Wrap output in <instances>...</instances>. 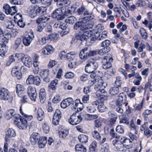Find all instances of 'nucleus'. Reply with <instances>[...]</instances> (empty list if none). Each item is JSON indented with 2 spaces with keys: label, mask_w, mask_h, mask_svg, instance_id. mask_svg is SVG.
I'll return each mask as SVG.
<instances>
[{
  "label": "nucleus",
  "mask_w": 152,
  "mask_h": 152,
  "mask_svg": "<svg viewBox=\"0 0 152 152\" xmlns=\"http://www.w3.org/2000/svg\"><path fill=\"white\" fill-rule=\"evenodd\" d=\"M93 18L91 15L89 16V18L87 17H84L80 20V21L77 22L74 25V30H77L80 28L81 30L84 31L89 29L91 28L89 24L91 22L89 20L92 19Z\"/></svg>",
  "instance_id": "f257e3e1"
},
{
  "label": "nucleus",
  "mask_w": 152,
  "mask_h": 152,
  "mask_svg": "<svg viewBox=\"0 0 152 152\" xmlns=\"http://www.w3.org/2000/svg\"><path fill=\"white\" fill-rule=\"evenodd\" d=\"M97 54V52L95 50H92L90 48L87 47L84 48L80 51L79 56L80 58L84 60L87 59L88 57L94 56Z\"/></svg>",
  "instance_id": "f03ea898"
},
{
  "label": "nucleus",
  "mask_w": 152,
  "mask_h": 152,
  "mask_svg": "<svg viewBox=\"0 0 152 152\" xmlns=\"http://www.w3.org/2000/svg\"><path fill=\"white\" fill-rule=\"evenodd\" d=\"M126 99V96L125 93H121L118 96L116 102V105L118 106L116 108V110L118 112L120 113H123V110L121 108V106L125 103Z\"/></svg>",
  "instance_id": "7ed1b4c3"
},
{
  "label": "nucleus",
  "mask_w": 152,
  "mask_h": 152,
  "mask_svg": "<svg viewBox=\"0 0 152 152\" xmlns=\"http://www.w3.org/2000/svg\"><path fill=\"white\" fill-rule=\"evenodd\" d=\"M98 66L97 62L95 60H88V64L85 66V71L87 73L95 71Z\"/></svg>",
  "instance_id": "20e7f679"
},
{
  "label": "nucleus",
  "mask_w": 152,
  "mask_h": 152,
  "mask_svg": "<svg viewBox=\"0 0 152 152\" xmlns=\"http://www.w3.org/2000/svg\"><path fill=\"white\" fill-rule=\"evenodd\" d=\"M0 99L4 101L8 100L11 102L12 98L10 96V93L6 88H0Z\"/></svg>",
  "instance_id": "39448f33"
},
{
  "label": "nucleus",
  "mask_w": 152,
  "mask_h": 152,
  "mask_svg": "<svg viewBox=\"0 0 152 152\" xmlns=\"http://www.w3.org/2000/svg\"><path fill=\"white\" fill-rule=\"evenodd\" d=\"M83 117L81 115L77 113H73L71 115L68 121L69 123L72 125H76L80 123L82 120Z\"/></svg>",
  "instance_id": "423d86ee"
},
{
  "label": "nucleus",
  "mask_w": 152,
  "mask_h": 152,
  "mask_svg": "<svg viewBox=\"0 0 152 152\" xmlns=\"http://www.w3.org/2000/svg\"><path fill=\"white\" fill-rule=\"evenodd\" d=\"M41 80L39 77L34 76L32 75L28 76L26 80V83L28 85L33 84L39 86L40 84Z\"/></svg>",
  "instance_id": "0eeeda50"
},
{
  "label": "nucleus",
  "mask_w": 152,
  "mask_h": 152,
  "mask_svg": "<svg viewBox=\"0 0 152 152\" xmlns=\"http://www.w3.org/2000/svg\"><path fill=\"white\" fill-rule=\"evenodd\" d=\"M53 18L57 20H62L65 18V15L61 8H58L53 11L51 14Z\"/></svg>",
  "instance_id": "6e6552de"
},
{
  "label": "nucleus",
  "mask_w": 152,
  "mask_h": 152,
  "mask_svg": "<svg viewBox=\"0 0 152 152\" xmlns=\"http://www.w3.org/2000/svg\"><path fill=\"white\" fill-rule=\"evenodd\" d=\"M15 124L20 129H25L27 127V121L23 118H18L14 120Z\"/></svg>",
  "instance_id": "1a4fd4ad"
},
{
  "label": "nucleus",
  "mask_w": 152,
  "mask_h": 152,
  "mask_svg": "<svg viewBox=\"0 0 152 152\" xmlns=\"http://www.w3.org/2000/svg\"><path fill=\"white\" fill-rule=\"evenodd\" d=\"M34 38L33 32L32 30H30L28 35H26L23 38V44L26 46H29Z\"/></svg>",
  "instance_id": "9d476101"
},
{
  "label": "nucleus",
  "mask_w": 152,
  "mask_h": 152,
  "mask_svg": "<svg viewBox=\"0 0 152 152\" xmlns=\"http://www.w3.org/2000/svg\"><path fill=\"white\" fill-rule=\"evenodd\" d=\"M113 60V58L106 56L102 59V62L103 68L104 69H107L110 68L112 65L111 63Z\"/></svg>",
  "instance_id": "9b49d317"
},
{
  "label": "nucleus",
  "mask_w": 152,
  "mask_h": 152,
  "mask_svg": "<svg viewBox=\"0 0 152 152\" xmlns=\"http://www.w3.org/2000/svg\"><path fill=\"white\" fill-rule=\"evenodd\" d=\"M91 31L89 30L85 31L82 34L79 33L76 36L75 39L77 40H79L81 41L87 40L89 39L91 35Z\"/></svg>",
  "instance_id": "f8f14e48"
},
{
  "label": "nucleus",
  "mask_w": 152,
  "mask_h": 152,
  "mask_svg": "<svg viewBox=\"0 0 152 152\" xmlns=\"http://www.w3.org/2000/svg\"><path fill=\"white\" fill-rule=\"evenodd\" d=\"M27 92L31 99L34 101H35L37 96L36 88L30 86L27 88Z\"/></svg>",
  "instance_id": "ddd939ff"
},
{
  "label": "nucleus",
  "mask_w": 152,
  "mask_h": 152,
  "mask_svg": "<svg viewBox=\"0 0 152 152\" xmlns=\"http://www.w3.org/2000/svg\"><path fill=\"white\" fill-rule=\"evenodd\" d=\"M3 8L4 10L5 13L10 14L11 15H14L17 12V9L16 6H12L10 7L8 4H7L3 6Z\"/></svg>",
  "instance_id": "4468645a"
},
{
  "label": "nucleus",
  "mask_w": 152,
  "mask_h": 152,
  "mask_svg": "<svg viewBox=\"0 0 152 152\" xmlns=\"http://www.w3.org/2000/svg\"><path fill=\"white\" fill-rule=\"evenodd\" d=\"M16 136L15 131L12 129H9L7 131L5 136V140L7 142H9L12 140V137Z\"/></svg>",
  "instance_id": "2eb2a0df"
},
{
  "label": "nucleus",
  "mask_w": 152,
  "mask_h": 152,
  "mask_svg": "<svg viewBox=\"0 0 152 152\" xmlns=\"http://www.w3.org/2000/svg\"><path fill=\"white\" fill-rule=\"evenodd\" d=\"M121 142H123L124 147L127 149L131 148L133 147L132 142L130 140L125 137H123L121 139Z\"/></svg>",
  "instance_id": "dca6fc26"
},
{
  "label": "nucleus",
  "mask_w": 152,
  "mask_h": 152,
  "mask_svg": "<svg viewBox=\"0 0 152 152\" xmlns=\"http://www.w3.org/2000/svg\"><path fill=\"white\" fill-rule=\"evenodd\" d=\"M40 137L38 133L35 132L33 133L30 137V140L31 143L33 145L36 144L38 143Z\"/></svg>",
  "instance_id": "f3484780"
},
{
  "label": "nucleus",
  "mask_w": 152,
  "mask_h": 152,
  "mask_svg": "<svg viewBox=\"0 0 152 152\" xmlns=\"http://www.w3.org/2000/svg\"><path fill=\"white\" fill-rule=\"evenodd\" d=\"M22 15L20 14H17L14 17L15 21L17 22L18 25L20 28L24 27L25 24L23 22L22 19Z\"/></svg>",
  "instance_id": "a211bd4d"
},
{
  "label": "nucleus",
  "mask_w": 152,
  "mask_h": 152,
  "mask_svg": "<svg viewBox=\"0 0 152 152\" xmlns=\"http://www.w3.org/2000/svg\"><path fill=\"white\" fill-rule=\"evenodd\" d=\"M72 104H73L72 99L68 98L62 101L61 103V106L63 108H65Z\"/></svg>",
  "instance_id": "6ab92c4d"
},
{
  "label": "nucleus",
  "mask_w": 152,
  "mask_h": 152,
  "mask_svg": "<svg viewBox=\"0 0 152 152\" xmlns=\"http://www.w3.org/2000/svg\"><path fill=\"white\" fill-rule=\"evenodd\" d=\"M111 115V117H113L112 118L110 119L107 122V124L110 127L113 126L115 124L116 120L117 118V117L115 116L114 113H110V115Z\"/></svg>",
  "instance_id": "aec40b11"
},
{
  "label": "nucleus",
  "mask_w": 152,
  "mask_h": 152,
  "mask_svg": "<svg viewBox=\"0 0 152 152\" xmlns=\"http://www.w3.org/2000/svg\"><path fill=\"white\" fill-rule=\"evenodd\" d=\"M89 73L90 74V75L91 77L94 79V80L91 81V83H92L91 84L92 85L94 84V81H96V80H98L99 78H101V77L99 75V74H100L99 72L95 71Z\"/></svg>",
  "instance_id": "412c9836"
},
{
  "label": "nucleus",
  "mask_w": 152,
  "mask_h": 152,
  "mask_svg": "<svg viewBox=\"0 0 152 152\" xmlns=\"http://www.w3.org/2000/svg\"><path fill=\"white\" fill-rule=\"evenodd\" d=\"M39 98L41 102L42 103H44L46 98V92L45 89L42 88L40 89Z\"/></svg>",
  "instance_id": "4be33fe9"
},
{
  "label": "nucleus",
  "mask_w": 152,
  "mask_h": 152,
  "mask_svg": "<svg viewBox=\"0 0 152 152\" xmlns=\"http://www.w3.org/2000/svg\"><path fill=\"white\" fill-rule=\"evenodd\" d=\"M60 28L62 29L63 31L61 32V35H66L67 34L69 31V29L68 28H67L66 23L64 22H60Z\"/></svg>",
  "instance_id": "5701e85b"
},
{
  "label": "nucleus",
  "mask_w": 152,
  "mask_h": 152,
  "mask_svg": "<svg viewBox=\"0 0 152 152\" xmlns=\"http://www.w3.org/2000/svg\"><path fill=\"white\" fill-rule=\"evenodd\" d=\"M37 118L38 121H41L44 118L45 115L43 111L41 108H38L37 112Z\"/></svg>",
  "instance_id": "b1692460"
},
{
  "label": "nucleus",
  "mask_w": 152,
  "mask_h": 152,
  "mask_svg": "<svg viewBox=\"0 0 152 152\" xmlns=\"http://www.w3.org/2000/svg\"><path fill=\"white\" fill-rule=\"evenodd\" d=\"M34 8V5H31L28 6L27 9L29 16L32 18H34L36 17Z\"/></svg>",
  "instance_id": "393cba45"
},
{
  "label": "nucleus",
  "mask_w": 152,
  "mask_h": 152,
  "mask_svg": "<svg viewBox=\"0 0 152 152\" xmlns=\"http://www.w3.org/2000/svg\"><path fill=\"white\" fill-rule=\"evenodd\" d=\"M47 142L46 137H41L40 138L38 142L39 146L40 148H44Z\"/></svg>",
  "instance_id": "a878e982"
},
{
  "label": "nucleus",
  "mask_w": 152,
  "mask_h": 152,
  "mask_svg": "<svg viewBox=\"0 0 152 152\" xmlns=\"http://www.w3.org/2000/svg\"><path fill=\"white\" fill-rule=\"evenodd\" d=\"M22 62L26 66L28 67H30L32 64L31 59L27 56H25Z\"/></svg>",
  "instance_id": "bb28decb"
},
{
  "label": "nucleus",
  "mask_w": 152,
  "mask_h": 152,
  "mask_svg": "<svg viewBox=\"0 0 152 152\" xmlns=\"http://www.w3.org/2000/svg\"><path fill=\"white\" fill-rule=\"evenodd\" d=\"M35 14H36V17L40 14L41 12L43 13L44 11L45 8L42 6H39L38 5H34Z\"/></svg>",
  "instance_id": "cd10ccee"
},
{
  "label": "nucleus",
  "mask_w": 152,
  "mask_h": 152,
  "mask_svg": "<svg viewBox=\"0 0 152 152\" xmlns=\"http://www.w3.org/2000/svg\"><path fill=\"white\" fill-rule=\"evenodd\" d=\"M76 152H86V149L83 145L81 144H77L75 147Z\"/></svg>",
  "instance_id": "c85d7f7f"
},
{
  "label": "nucleus",
  "mask_w": 152,
  "mask_h": 152,
  "mask_svg": "<svg viewBox=\"0 0 152 152\" xmlns=\"http://www.w3.org/2000/svg\"><path fill=\"white\" fill-rule=\"evenodd\" d=\"M76 53L75 52H71L66 54L64 58L65 59L69 61H71L74 60L75 56Z\"/></svg>",
  "instance_id": "c756f323"
},
{
  "label": "nucleus",
  "mask_w": 152,
  "mask_h": 152,
  "mask_svg": "<svg viewBox=\"0 0 152 152\" xmlns=\"http://www.w3.org/2000/svg\"><path fill=\"white\" fill-rule=\"evenodd\" d=\"M69 134V130L67 129H62L59 132V136L60 137L64 138Z\"/></svg>",
  "instance_id": "7c9ffc66"
},
{
  "label": "nucleus",
  "mask_w": 152,
  "mask_h": 152,
  "mask_svg": "<svg viewBox=\"0 0 152 152\" xmlns=\"http://www.w3.org/2000/svg\"><path fill=\"white\" fill-rule=\"evenodd\" d=\"M142 80L141 77L140 75L138 73H136L135 78L133 81L134 85L138 86L140 84V82Z\"/></svg>",
  "instance_id": "2f4dec72"
},
{
  "label": "nucleus",
  "mask_w": 152,
  "mask_h": 152,
  "mask_svg": "<svg viewBox=\"0 0 152 152\" xmlns=\"http://www.w3.org/2000/svg\"><path fill=\"white\" fill-rule=\"evenodd\" d=\"M15 111L12 109L8 110L6 112V117L7 119L9 120L15 114Z\"/></svg>",
  "instance_id": "473e14b6"
},
{
  "label": "nucleus",
  "mask_w": 152,
  "mask_h": 152,
  "mask_svg": "<svg viewBox=\"0 0 152 152\" xmlns=\"http://www.w3.org/2000/svg\"><path fill=\"white\" fill-rule=\"evenodd\" d=\"M50 19V16L47 15H45L37 19V22H41L44 23H46L47 21H48Z\"/></svg>",
  "instance_id": "72a5a7b5"
},
{
  "label": "nucleus",
  "mask_w": 152,
  "mask_h": 152,
  "mask_svg": "<svg viewBox=\"0 0 152 152\" xmlns=\"http://www.w3.org/2000/svg\"><path fill=\"white\" fill-rule=\"evenodd\" d=\"M59 36L58 34L56 33H53L49 34L47 37V39L51 40H57Z\"/></svg>",
  "instance_id": "f704fd0d"
},
{
  "label": "nucleus",
  "mask_w": 152,
  "mask_h": 152,
  "mask_svg": "<svg viewBox=\"0 0 152 152\" xmlns=\"http://www.w3.org/2000/svg\"><path fill=\"white\" fill-rule=\"evenodd\" d=\"M147 89H148L150 91H152V82L151 79H149L148 81L145 85L144 89L145 92Z\"/></svg>",
  "instance_id": "c9c22d12"
},
{
  "label": "nucleus",
  "mask_w": 152,
  "mask_h": 152,
  "mask_svg": "<svg viewBox=\"0 0 152 152\" xmlns=\"http://www.w3.org/2000/svg\"><path fill=\"white\" fill-rule=\"evenodd\" d=\"M109 92L111 95H115L117 94L119 92V88L118 87H114L110 88Z\"/></svg>",
  "instance_id": "e433bc0d"
},
{
  "label": "nucleus",
  "mask_w": 152,
  "mask_h": 152,
  "mask_svg": "<svg viewBox=\"0 0 152 152\" xmlns=\"http://www.w3.org/2000/svg\"><path fill=\"white\" fill-rule=\"evenodd\" d=\"M58 83V80L57 79H55L53 80L51 82L50 84V85L49 86V88L53 90H56Z\"/></svg>",
  "instance_id": "4c0bfd02"
},
{
  "label": "nucleus",
  "mask_w": 152,
  "mask_h": 152,
  "mask_svg": "<svg viewBox=\"0 0 152 152\" xmlns=\"http://www.w3.org/2000/svg\"><path fill=\"white\" fill-rule=\"evenodd\" d=\"M76 20V19L74 16H70L67 17L65 20V22L70 24H73Z\"/></svg>",
  "instance_id": "58836bf2"
},
{
  "label": "nucleus",
  "mask_w": 152,
  "mask_h": 152,
  "mask_svg": "<svg viewBox=\"0 0 152 152\" xmlns=\"http://www.w3.org/2000/svg\"><path fill=\"white\" fill-rule=\"evenodd\" d=\"M37 22V20H36V23L38 24L37 29V31H38L40 32L42 31V29L45 28L46 25V23H44L41 22Z\"/></svg>",
  "instance_id": "ea45409f"
},
{
  "label": "nucleus",
  "mask_w": 152,
  "mask_h": 152,
  "mask_svg": "<svg viewBox=\"0 0 152 152\" xmlns=\"http://www.w3.org/2000/svg\"><path fill=\"white\" fill-rule=\"evenodd\" d=\"M78 138L79 141L81 143H86L88 141V136L85 135H80L78 136Z\"/></svg>",
  "instance_id": "a19ab883"
},
{
  "label": "nucleus",
  "mask_w": 152,
  "mask_h": 152,
  "mask_svg": "<svg viewBox=\"0 0 152 152\" xmlns=\"http://www.w3.org/2000/svg\"><path fill=\"white\" fill-rule=\"evenodd\" d=\"M46 37H41L38 39L37 44L39 45H42L46 42V40L47 39Z\"/></svg>",
  "instance_id": "79ce46f5"
},
{
  "label": "nucleus",
  "mask_w": 152,
  "mask_h": 152,
  "mask_svg": "<svg viewBox=\"0 0 152 152\" xmlns=\"http://www.w3.org/2000/svg\"><path fill=\"white\" fill-rule=\"evenodd\" d=\"M107 32L106 31H104L99 34L97 37V39L99 40H103L107 38Z\"/></svg>",
  "instance_id": "37998d69"
},
{
  "label": "nucleus",
  "mask_w": 152,
  "mask_h": 152,
  "mask_svg": "<svg viewBox=\"0 0 152 152\" xmlns=\"http://www.w3.org/2000/svg\"><path fill=\"white\" fill-rule=\"evenodd\" d=\"M7 51L8 48L6 46H1V48L0 49V55L2 57L4 56Z\"/></svg>",
  "instance_id": "c03bdc74"
},
{
  "label": "nucleus",
  "mask_w": 152,
  "mask_h": 152,
  "mask_svg": "<svg viewBox=\"0 0 152 152\" xmlns=\"http://www.w3.org/2000/svg\"><path fill=\"white\" fill-rule=\"evenodd\" d=\"M14 58H17L19 60H20L22 62L25 56L24 54L22 53H16L13 54Z\"/></svg>",
  "instance_id": "a18cd8bd"
},
{
  "label": "nucleus",
  "mask_w": 152,
  "mask_h": 152,
  "mask_svg": "<svg viewBox=\"0 0 152 152\" xmlns=\"http://www.w3.org/2000/svg\"><path fill=\"white\" fill-rule=\"evenodd\" d=\"M98 109L100 112H102L106 110V107L104 105L103 103L101 102L98 105Z\"/></svg>",
  "instance_id": "49530a36"
},
{
  "label": "nucleus",
  "mask_w": 152,
  "mask_h": 152,
  "mask_svg": "<svg viewBox=\"0 0 152 152\" xmlns=\"http://www.w3.org/2000/svg\"><path fill=\"white\" fill-rule=\"evenodd\" d=\"M8 42L2 36H0V45L1 46H5Z\"/></svg>",
  "instance_id": "de8ad7c7"
},
{
  "label": "nucleus",
  "mask_w": 152,
  "mask_h": 152,
  "mask_svg": "<svg viewBox=\"0 0 152 152\" xmlns=\"http://www.w3.org/2000/svg\"><path fill=\"white\" fill-rule=\"evenodd\" d=\"M92 134L93 137L95 139L98 140H100V135L97 131L95 130L92 132Z\"/></svg>",
  "instance_id": "09e8293b"
},
{
  "label": "nucleus",
  "mask_w": 152,
  "mask_h": 152,
  "mask_svg": "<svg viewBox=\"0 0 152 152\" xmlns=\"http://www.w3.org/2000/svg\"><path fill=\"white\" fill-rule=\"evenodd\" d=\"M140 32L142 38L145 39H146L147 37L148 34L145 30L144 28H142L140 29Z\"/></svg>",
  "instance_id": "8fccbe9b"
},
{
  "label": "nucleus",
  "mask_w": 152,
  "mask_h": 152,
  "mask_svg": "<svg viewBox=\"0 0 152 152\" xmlns=\"http://www.w3.org/2000/svg\"><path fill=\"white\" fill-rule=\"evenodd\" d=\"M121 78L120 77H118L116 78V80L115 82V87H121V84L122 83Z\"/></svg>",
  "instance_id": "3c124183"
},
{
  "label": "nucleus",
  "mask_w": 152,
  "mask_h": 152,
  "mask_svg": "<svg viewBox=\"0 0 152 152\" xmlns=\"http://www.w3.org/2000/svg\"><path fill=\"white\" fill-rule=\"evenodd\" d=\"M20 111L21 114L22 115V116L26 118L28 120V121H30L33 118V116L32 115H29L28 116L24 113H23V110H22V107H20Z\"/></svg>",
  "instance_id": "603ef678"
},
{
  "label": "nucleus",
  "mask_w": 152,
  "mask_h": 152,
  "mask_svg": "<svg viewBox=\"0 0 152 152\" xmlns=\"http://www.w3.org/2000/svg\"><path fill=\"white\" fill-rule=\"evenodd\" d=\"M124 147L123 142H121V140L120 142L118 143V145L116 147H115V148L119 151H123Z\"/></svg>",
  "instance_id": "864d4df0"
},
{
  "label": "nucleus",
  "mask_w": 152,
  "mask_h": 152,
  "mask_svg": "<svg viewBox=\"0 0 152 152\" xmlns=\"http://www.w3.org/2000/svg\"><path fill=\"white\" fill-rule=\"evenodd\" d=\"M124 127L121 125L118 126L116 128V131L120 134H123L124 132Z\"/></svg>",
  "instance_id": "5fc2aeb1"
},
{
  "label": "nucleus",
  "mask_w": 152,
  "mask_h": 152,
  "mask_svg": "<svg viewBox=\"0 0 152 152\" xmlns=\"http://www.w3.org/2000/svg\"><path fill=\"white\" fill-rule=\"evenodd\" d=\"M87 111L90 113H93L96 110V108L93 105L91 104L88 105L86 107Z\"/></svg>",
  "instance_id": "6e6d98bb"
},
{
  "label": "nucleus",
  "mask_w": 152,
  "mask_h": 152,
  "mask_svg": "<svg viewBox=\"0 0 152 152\" xmlns=\"http://www.w3.org/2000/svg\"><path fill=\"white\" fill-rule=\"evenodd\" d=\"M98 116L96 115H90L87 114L86 115L85 117V119L88 120H91L92 118L96 119L97 118Z\"/></svg>",
  "instance_id": "4d7b16f0"
},
{
  "label": "nucleus",
  "mask_w": 152,
  "mask_h": 152,
  "mask_svg": "<svg viewBox=\"0 0 152 152\" xmlns=\"http://www.w3.org/2000/svg\"><path fill=\"white\" fill-rule=\"evenodd\" d=\"M110 134L113 138H119L120 137V136L115 132L114 130L113 129H110Z\"/></svg>",
  "instance_id": "13d9d810"
},
{
  "label": "nucleus",
  "mask_w": 152,
  "mask_h": 152,
  "mask_svg": "<svg viewBox=\"0 0 152 152\" xmlns=\"http://www.w3.org/2000/svg\"><path fill=\"white\" fill-rule=\"evenodd\" d=\"M102 122L99 119H97L94 121V125L95 127L94 129H95V127L99 128L101 127L102 125Z\"/></svg>",
  "instance_id": "bf43d9fd"
},
{
  "label": "nucleus",
  "mask_w": 152,
  "mask_h": 152,
  "mask_svg": "<svg viewBox=\"0 0 152 152\" xmlns=\"http://www.w3.org/2000/svg\"><path fill=\"white\" fill-rule=\"evenodd\" d=\"M110 44V42L108 40H105L104 41H103L101 44V46L103 47H109Z\"/></svg>",
  "instance_id": "052dcab7"
},
{
  "label": "nucleus",
  "mask_w": 152,
  "mask_h": 152,
  "mask_svg": "<svg viewBox=\"0 0 152 152\" xmlns=\"http://www.w3.org/2000/svg\"><path fill=\"white\" fill-rule=\"evenodd\" d=\"M53 117L60 119L61 118V112L59 110L57 109L56 110L54 114Z\"/></svg>",
  "instance_id": "680f3d73"
},
{
  "label": "nucleus",
  "mask_w": 152,
  "mask_h": 152,
  "mask_svg": "<svg viewBox=\"0 0 152 152\" xmlns=\"http://www.w3.org/2000/svg\"><path fill=\"white\" fill-rule=\"evenodd\" d=\"M83 108V103L82 102L79 104L76 107H75V109L76 110H75V112H78L79 111L82 110Z\"/></svg>",
  "instance_id": "e2e57ef3"
},
{
  "label": "nucleus",
  "mask_w": 152,
  "mask_h": 152,
  "mask_svg": "<svg viewBox=\"0 0 152 152\" xmlns=\"http://www.w3.org/2000/svg\"><path fill=\"white\" fill-rule=\"evenodd\" d=\"M15 58L13 55H12L10 56L9 57V61L7 62L6 65L7 66H10L11 64L14 61H15Z\"/></svg>",
  "instance_id": "0e129e2a"
},
{
  "label": "nucleus",
  "mask_w": 152,
  "mask_h": 152,
  "mask_svg": "<svg viewBox=\"0 0 152 152\" xmlns=\"http://www.w3.org/2000/svg\"><path fill=\"white\" fill-rule=\"evenodd\" d=\"M64 76L66 78H72L74 76V74L73 73L71 72H68L66 73Z\"/></svg>",
  "instance_id": "69168bd1"
},
{
  "label": "nucleus",
  "mask_w": 152,
  "mask_h": 152,
  "mask_svg": "<svg viewBox=\"0 0 152 152\" xmlns=\"http://www.w3.org/2000/svg\"><path fill=\"white\" fill-rule=\"evenodd\" d=\"M144 134L145 136L147 137H150L152 134V132L148 129L147 128L144 132Z\"/></svg>",
  "instance_id": "338daca9"
},
{
  "label": "nucleus",
  "mask_w": 152,
  "mask_h": 152,
  "mask_svg": "<svg viewBox=\"0 0 152 152\" xmlns=\"http://www.w3.org/2000/svg\"><path fill=\"white\" fill-rule=\"evenodd\" d=\"M109 147L107 143H105L103 145V147L102 148V152H109Z\"/></svg>",
  "instance_id": "774afa93"
}]
</instances>
